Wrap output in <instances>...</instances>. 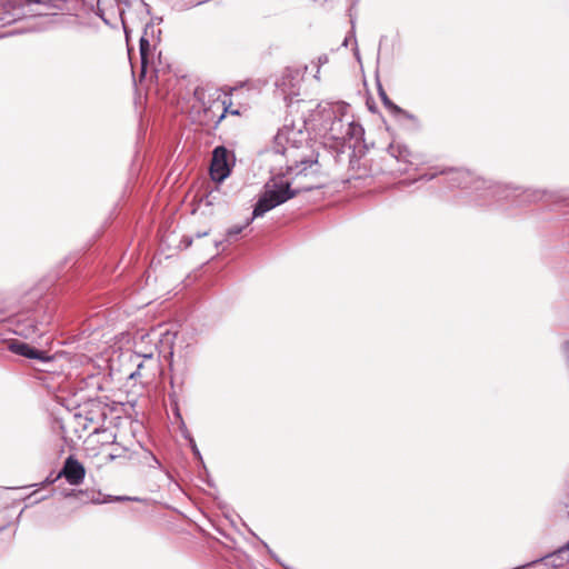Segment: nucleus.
I'll return each instance as SVG.
<instances>
[{"mask_svg": "<svg viewBox=\"0 0 569 569\" xmlns=\"http://www.w3.org/2000/svg\"><path fill=\"white\" fill-rule=\"evenodd\" d=\"M308 151H310L309 146L301 130L283 127L277 132L270 157L280 167L270 170L271 178L264 184V190L253 208L252 217L242 226L229 228L226 233L227 241H232L254 218L262 217L297 193L321 187L317 178L320 172L318 159L312 152L308 154Z\"/></svg>", "mask_w": 569, "mask_h": 569, "instance_id": "f257e3e1", "label": "nucleus"}, {"mask_svg": "<svg viewBox=\"0 0 569 569\" xmlns=\"http://www.w3.org/2000/svg\"><path fill=\"white\" fill-rule=\"evenodd\" d=\"M234 164V156L223 146H218L212 151L210 176L213 181L222 182L231 173Z\"/></svg>", "mask_w": 569, "mask_h": 569, "instance_id": "f03ea898", "label": "nucleus"}, {"mask_svg": "<svg viewBox=\"0 0 569 569\" xmlns=\"http://www.w3.org/2000/svg\"><path fill=\"white\" fill-rule=\"evenodd\" d=\"M196 98L202 103L203 111L206 114H210L211 120L217 118V122H220L227 112L226 99H221L219 90H214L213 93L207 94V91L202 88L194 90Z\"/></svg>", "mask_w": 569, "mask_h": 569, "instance_id": "7ed1b4c3", "label": "nucleus"}, {"mask_svg": "<svg viewBox=\"0 0 569 569\" xmlns=\"http://www.w3.org/2000/svg\"><path fill=\"white\" fill-rule=\"evenodd\" d=\"M86 476V469L73 456H69L59 472V477H63L70 485L79 486Z\"/></svg>", "mask_w": 569, "mask_h": 569, "instance_id": "20e7f679", "label": "nucleus"}, {"mask_svg": "<svg viewBox=\"0 0 569 569\" xmlns=\"http://www.w3.org/2000/svg\"><path fill=\"white\" fill-rule=\"evenodd\" d=\"M10 350L17 355L23 356L29 359L43 360V352L39 351L24 342H13L10 345Z\"/></svg>", "mask_w": 569, "mask_h": 569, "instance_id": "39448f33", "label": "nucleus"}, {"mask_svg": "<svg viewBox=\"0 0 569 569\" xmlns=\"http://www.w3.org/2000/svg\"><path fill=\"white\" fill-rule=\"evenodd\" d=\"M389 153L398 161L410 162L411 153L406 146L399 143H391L388 148Z\"/></svg>", "mask_w": 569, "mask_h": 569, "instance_id": "423d86ee", "label": "nucleus"}, {"mask_svg": "<svg viewBox=\"0 0 569 569\" xmlns=\"http://www.w3.org/2000/svg\"><path fill=\"white\" fill-rule=\"evenodd\" d=\"M451 181L456 182L459 187L468 188L472 177L469 171L460 170L452 173Z\"/></svg>", "mask_w": 569, "mask_h": 569, "instance_id": "0eeeda50", "label": "nucleus"}, {"mask_svg": "<svg viewBox=\"0 0 569 569\" xmlns=\"http://www.w3.org/2000/svg\"><path fill=\"white\" fill-rule=\"evenodd\" d=\"M151 44L149 40H147L144 37H141L140 39V57H141V64L142 69H144L147 63L148 54L150 53Z\"/></svg>", "mask_w": 569, "mask_h": 569, "instance_id": "6e6552de", "label": "nucleus"}, {"mask_svg": "<svg viewBox=\"0 0 569 569\" xmlns=\"http://www.w3.org/2000/svg\"><path fill=\"white\" fill-rule=\"evenodd\" d=\"M44 331L39 329L38 326L36 325H32L29 329H27V331H21V335L29 339H33L34 337H41Z\"/></svg>", "mask_w": 569, "mask_h": 569, "instance_id": "1a4fd4ad", "label": "nucleus"}, {"mask_svg": "<svg viewBox=\"0 0 569 569\" xmlns=\"http://www.w3.org/2000/svg\"><path fill=\"white\" fill-rule=\"evenodd\" d=\"M379 94H380V98L382 100V102L385 103L386 107L390 108V109H398L397 106H395L388 98V96L386 94V92L382 90V87L379 86Z\"/></svg>", "mask_w": 569, "mask_h": 569, "instance_id": "9d476101", "label": "nucleus"}, {"mask_svg": "<svg viewBox=\"0 0 569 569\" xmlns=\"http://www.w3.org/2000/svg\"><path fill=\"white\" fill-rule=\"evenodd\" d=\"M487 190L490 192V194H492L495 197L496 196L500 197V194H502L506 191V189L502 188L501 186H489L487 188Z\"/></svg>", "mask_w": 569, "mask_h": 569, "instance_id": "9b49d317", "label": "nucleus"}, {"mask_svg": "<svg viewBox=\"0 0 569 569\" xmlns=\"http://www.w3.org/2000/svg\"><path fill=\"white\" fill-rule=\"evenodd\" d=\"M142 368H143V363H142V362H139V363L137 365V370H136V371H133V372H131L129 377H130L131 379H133V378H136V377L140 376V375H141V372H140V371H141V369H142Z\"/></svg>", "mask_w": 569, "mask_h": 569, "instance_id": "f8f14e48", "label": "nucleus"}, {"mask_svg": "<svg viewBox=\"0 0 569 569\" xmlns=\"http://www.w3.org/2000/svg\"><path fill=\"white\" fill-rule=\"evenodd\" d=\"M525 194H526V198H527L528 200H538V199H540V198H541V196H540V194H538L537 192H527V191H526V192H525Z\"/></svg>", "mask_w": 569, "mask_h": 569, "instance_id": "ddd939ff", "label": "nucleus"}, {"mask_svg": "<svg viewBox=\"0 0 569 569\" xmlns=\"http://www.w3.org/2000/svg\"><path fill=\"white\" fill-rule=\"evenodd\" d=\"M122 500H132V499L129 497H114V498L110 497V499L103 500V502H106V501H122Z\"/></svg>", "mask_w": 569, "mask_h": 569, "instance_id": "4468645a", "label": "nucleus"}, {"mask_svg": "<svg viewBox=\"0 0 569 569\" xmlns=\"http://www.w3.org/2000/svg\"><path fill=\"white\" fill-rule=\"evenodd\" d=\"M568 550H569V542L567 543V546H565V547L560 548V549L557 551L556 556H557V557H560L562 553L567 552Z\"/></svg>", "mask_w": 569, "mask_h": 569, "instance_id": "2eb2a0df", "label": "nucleus"}, {"mask_svg": "<svg viewBox=\"0 0 569 569\" xmlns=\"http://www.w3.org/2000/svg\"><path fill=\"white\" fill-rule=\"evenodd\" d=\"M141 355H137V358H140ZM142 357L146 359V360H149V361H152L153 360V353L152 352H149V353H144L142 355Z\"/></svg>", "mask_w": 569, "mask_h": 569, "instance_id": "dca6fc26", "label": "nucleus"}, {"mask_svg": "<svg viewBox=\"0 0 569 569\" xmlns=\"http://www.w3.org/2000/svg\"><path fill=\"white\" fill-rule=\"evenodd\" d=\"M565 348V353H566V357H567V361L569 363V341H567L563 346Z\"/></svg>", "mask_w": 569, "mask_h": 569, "instance_id": "f3484780", "label": "nucleus"}, {"mask_svg": "<svg viewBox=\"0 0 569 569\" xmlns=\"http://www.w3.org/2000/svg\"><path fill=\"white\" fill-rule=\"evenodd\" d=\"M475 183H476V184H479V183L483 184V183H485V181L476 180V181H475ZM475 189H476V190H479V189H480V187H479V186H476V187H475Z\"/></svg>", "mask_w": 569, "mask_h": 569, "instance_id": "a211bd4d", "label": "nucleus"}, {"mask_svg": "<svg viewBox=\"0 0 569 569\" xmlns=\"http://www.w3.org/2000/svg\"><path fill=\"white\" fill-rule=\"evenodd\" d=\"M531 563H527V565H523L522 568H527V567H530Z\"/></svg>", "mask_w": 569, "mask_h": 569, "instance_id": "6ab92c4d", "label": "nucleus"}, {"mask_svg": "<svg viewBox=\"0 0 569 569\" xmlns=\"http://www.w3.org/2000/svg\"><path fill=\"white\" fill-rule=\"evenodd\" d=\"M531 563H527V565H523L522 568H527V567H530Z\"/></svg>", "mask_w": 569, "mask_h": 569, "instance_id": "aec40b11", "label": "nucleus"}]
</instances>
